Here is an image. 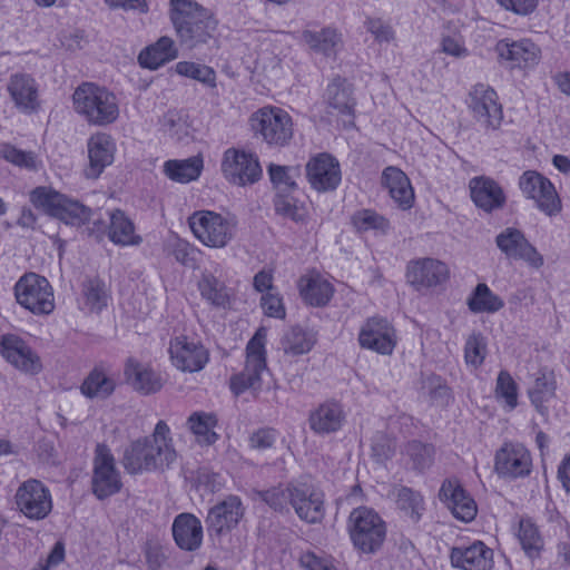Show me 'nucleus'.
Wrapping results in <instances>:
<instances>
[{"instance_id":"18","label":"nucleus","mask_w":570,"mask_h":570,"mask_svg":"<svg viewBox=\"0 0 570 570\" xmlns=\"http://www.w3.org/2000/svg\"><path fill=\"white\" fill-rule=\"evenodd\" d=\"M306 178L320 193L335 190L342 179L338 160L326 153L317 154L306 164Z\"/></svg>"},{"instance_id":"17","label":"nucleus","mask_w":570,"mask_h":570,"mask_svg":"<svg viewBox=\"0 0 570 570\" xmlns=\"http://www.w3.org/2000/svg\"><path fill=\"white\" fill-rule=\"evenodd\" d=\"M495 51L511 68L532 69L541 61V48L531 39L504 38L497 42Z\"/></svg>"},{"instance_id":"25","label":"nucleus","mask_w":570,"mask_h":570,"mask_svg":"<svg viewBox=\"0 0 570 570\" xmlns=\"http://www.w3.org/2000/svg\"><path fill=\"white\" fill-rule=\"evenodd\" d=\"M470 196L474 205L485 213L504 207L507 196L503 188L488 176H476L469 181Z\"/></svg>"},{"instance_id":"50","label":"nucleus","mask_w":570,"mask_h":570,"mask_svg":"<svg viewBox=\"0 0 570 570\" xmlns=\"http://www.w3.org/2000/svg\"><path fill=\"white\" fill-rule=\"evenodd\" d=\"M178 75L195 79L210 88L216 87V72L212 67L190 61H180L176 65Z\"/></svg>"},{"instance_id":"16","label":"nucleus","mask_w":570,"mask_h":570,"mask_svg":"<svg viewBox=\"0 0 570 570\" xmlns=\"http://www.w3.org/2000/svg\"><path fill=\"white\" fill-rule=\"evenodd\" d=\"M498 248L508 257L523 261L532 268L543 266V257L525 238L523 232L514 227H507L495 237Z\"/></svg>"},{"instance_id":"40","label":"nucleus","mask_w":570,"mask_h":570,"mask_svg":"<svg viewBox=\"0 0 570 570\" xmlns=\"http://www.w3.org/2000/svg\"><path fill=\"white\" fill-rule=\"evenodd\" d=\"M556 389V380L552 373H540L528 391L531 403L542 416L548 415L546 404L554 397Z\"/></svg>"},{"instance_id":"62","label":"nucleus","mask_w":570,"mask_h":570,"mask_svg":"<svg viewBox=\"0 0 570 570\" xmlns=\"http://www.w3.org/2000/svg\"><path fill=\"white\" fill-rule=\"evenodd\" d=\"M365 24L367 31L374 36L377 42H390L394 39L392 27L381 19H368Z\"/></svg>"},{"instance_id":"45","label":"nucleus","mask_w":570,"mask_h":570,"mask_svg":"<svg viewBox=\"0 0 570 570\" xmlns=\"http://www.w3.org/2000/svg\"><path fill=\"white\" fill-rule=\"evenodd\" d=\"M90 215L89 207L63 195L53 217L68 225H81L89 220Z\"/></svg>"},{"instance_id":"22","label":"nucleus","mask_w":570,"mask_h":570,"mask_svg":"<svg viewBox=\"0 0 570 570\" xmlns=\"http://www.w3.org/2000/svg\"><path fill=\"white\" fill-rule=\"evenodd\" d=\"M244 511L242 500L237 495H228L209 510L206 518L208 531L217 535L229 532L239 523Z\"/></svg>"},{"instance_id":"24","label":"nucleus","mask_w":570,"mask_h":570,"mask_svg":"<svg viewBox=\"0 0 570 570\" xmlns=\"http://www.w3.org/2000/svg\"><path fill=\"white\" fill-rule=\"evenodd\" d=\"M451 564L461 570H490L493 566V550L482 541L453 547Z\"/></svg>"},{"instance_id":"59","label":"nucleus","mask_w":570,"mask_h":570,"mask_svg":"<svg viewBox=\"0 0 570 570\" xmlns=\"http://www.w3.org/2000/svg\"><path fill=\"white\" fill-rule=\"evenodd\" d=\"M291 170L293 169L286 166H279L274 164H271L268 166L269 178L274 186L278 189V194L286 193L297 188L295 180L289 174Z\"/></svg>"},{"instance_id":"52","label":"nucleus","mask_w":570,"mask_h":570,"mask_svg":"<svg viewBox=\"0 0 570 570\" xmlns=\"http://www.w3.org/2000/svg\"><path fill=\"white\" fill-rule=\"evenodd\" d=\"M518 539L522 549L529 557L537 556L542 548V540L538 528L530 520L520 521Z\"/></svg>"},{"instance_id":"57","label":"nucleus","mask_w":570,"mask_h":570,"mask_svg":"<svg viewBox=\"0 0 570 570\" xmlns=\"http://www.w3.org/2000/svg\"><path fill=\"white\" fill-rule=\"evenodd\" d=\"M487 354V343L480 333H473L469 336L464 346V358L466 364L473 367L480 366Z\"/></svg>"},{"instance_id":"19","label":"nucleus","mask_w":570,"mask_h":570,"mask_svg":"<svg viewBox=\"0 0 570 570\" xmlns=\"http://www.w3.org/2000/svg\"><path fill=\"white\" fill-rule=\"evenodd\" d=\"M291 507L302 521L312 524L318 523L325 514L324 494L312 484H294Z\"/></svg>"},{"instance_id":"30","label":"nucleus","mask_w":570,"mask_h":570,"mask_svg":"<svg viewBox=\"0 0 570 570\" xmlns=\"http://www.w3.org/2000/svg\"><path fill=\"white\" fill-rule=\"evenodd\" d=\"M382 184L393 200L403 209L412 207L414 191L407 176L397 167L389 166L383 170Z\"/></svg>"},{"instance_id":"58","label":"nucleus","mask_w":570,"mask_h":570,"mask_svg":"<svg viewBox=\"0 0 570 570\" xmlns=\"http://www.w3.org/2000/svg\"><path fill=\"white\" fill-rule=\"evenodd\" d=\"M405 454L410 458L415 470H424L432 463L433 450L430 445L419 441H411L405 445Z\"/></svg>"},{"instance_id":"14","label":"nucleus","mask_w":570,"mask_h":570,"mask_svg":"<svg viewBox=\"0 0 570 570\" xmlns=\"http://www.w3.org/2000/svg\"><path fill=\"white\" fill-rule=\"evenodd\" d=\"M168 351L171 364L185 373L199 372L209 361L208 350L199 341L185 335L174 337Z\"/></svg>"},{"instance_id":"15","label":"nucleus","mask_w":570,"mask_h":570,"mask_svg":"<svg viewBox=\"0 0 570 570\" xmlns=\"http://www.w3.org/2000/svg\"><path fill=\"white\" fill-rule=\"evenodd\" d=\"M358 344L377 354L391 355L396 346L395 328L384 317H370L360 328Z\"/></svg>"},{"instance_id":"47","label":"nucleus","mask_w":570,"mask_h":570,"mask_svg":"<svg viewBox=\"0 0 570 570\" xmlns=\"http://www.w3.org/2000/svg\"><path fill=\"white\" fill-rule=\"evenodd\" d=\"M86 306L91 312H100L108 304L109 295L104 281L98 277L88 278L82 284Z\"/></svg>"},{"instance_id":"46","label":"nucleus","mask_w":570,"mask_h":570,"mask_svg":"<svg viewBox=\"0 0 570 570\" xmlns=\"http://www.w3.org/2000/svg\"><path fill=\"white\" fill-rule=\"evenodd\" d=\"M281 344L285 354L297 356L308 353L314 345V340L303 328L295 326L285 333Z\"/></svg>"},{"instance_id":"26","label":"nucleus","mask_w":570,"mask_h":570,"mask_svg":"<svg viewBox=\"0 0 570 570\" xmlns=\"http://www.w3.org/2000/svg\"><path fill=\"white\" fill-rule=\"evenodd\" d=\"M89 167L86 169L88 178H98L104 169L111 165L116 153L114 138L106 132L92 135L87 142Z\"/></svg>"},{"instance_id":"42","label":"nucleus","mask_w":570,"mask_h":570,"mask_svg":"<svg viewBox=\"0 0 570 570\" xmlns=\"http://www.w3.org/2000/svg\"><path fill=\"white\" fill-rule=\"evenodd\" d=\"M187 425L197 438L198 443L210 445L218 439V434L214 431L217 417L213 413L194 412L188 417Z\"/></svg>"},{"instance_id":"60","label":"nucleus","mask_w":570,"mask_h":570,"mask_svg":"<svg viewBox=\"0 0 570 570\" xmlns=\"http://www.w3.org/2000/svg\"><path fill=\"white\" fill-rule=\"evenodd\" d=\"M394 452L395 444L391 438L382 432L374 434L372 439V456L376 462H385L392 458Z\"/></svg>"},{"instance_id":"11","label":"nucleus","mask_w":570,"mask_h":570,"mask_svg":"<svg viewBox=\"0 0 570 570\" xmlns=\"http://www.w3.org/2000/svg\"><path fill=\"white\" fill-rule=\"evenodd\" d=\"M91 487L92 493L99 500L118 493L122 487L115 458L105 444H98L96 448Z\"/></svg>"},{"instance_id":"13","label":"nucleus","mask_w":570,"mask_h":570,"mask_svg":"<svg viewBox=\"0 0 570 570\" xmlns=\"http://www.w3.org/2000/svg\"><path fill=\"white\" fill-rule=\"evenodd\" d=\"M519 188L522 194L533 199L538 209L548 216H556L561 212V200L552 183L535 170H527L519 178Z\"/></svg>"},{"instance_id":"28","label":"nucleus","mask_w":570,"mask_h":570,"mask_svg":"<svg viewBox=\"0 0 570 570\" xmlns=\"http://www.w3.org/2000/svg\"><path fill=\"white\" fill-rule=\"evenodd\" d=\"M175 543L185 551H196L203 543V525L191 513L176 515L171 525Z\"/></svg>"},{"instance_id":"27","label":"nucleus","mask_w":570,"mask_h":570,"mask_svg":"<svg viewBox=\"0 0 570 570\" xmlns=\"http://www.w3.org/2000/svg\"><path fill=\"white\" fill-rule=\"evenodd\" d=\"M449 277L446 265L438 259L422 258L407 265V282L415 287H432L443 283Z\"/></svg>"},{"instance_id":"41","label":"nucleus","mask_w":570,"mask_h":570,"mask_svg":"<svg viewBox=\"0 0 570 570\" xmlns=\"http://www.w3.org/2000/svg\"><path fill=\"white\" fill-rule=\"evenodd\" d=\"M301 295L312 306H324L333 296L332 284L321 277L302 278L299 281Z\"/></svg>"},{"instance_id":"53","label":"nucleus","mask_w":570,"mask_h":570,"mask_svg":"<svg viewBox=\"0 0 570 570\" xmlns=\"http://www.w3.org/2000/svg\"><path fill=\"white\" fill-rule=\"evenodd\" d=\"M277 214L294 222H303L306 217V208L302 203L289 195L278 194L274 200Z\"/></svg>"},{"instance_id":"37","label":"nucleus","mask_w":570,"mask_h":570,"mask_svg":"<svg viewBox=\"0 0 570 570\" xmlns=\"http://www.w3.org/2000/svg\"><path fill=\"white\" fill-rule=\"evenodd\" d=\"M302 39L311 50L325 57H336L342 46L341 33L333 28H324L321 31L305 30Z\"/></svg>"},{"instance_id":"56","label":"nucleus","mask_w":570,"mask_h":570,"mask_svg":"<svg viewBox=\"0 0 570 570\" xmlns=\"http://www.w3.org/2000/svg\"><path fill=\"white\" fill-rule=\"evenodd\" d=\"M495 395L503 399L507 406L513 410L518 405V386L508 371H501L497 377Z\"/></svg>"},{"instance_id":"9","label":"nucleus","mask_w":570,"mask_h":570,"mask_svg":"<svg viewBox=\"0 0 570 570\" xmlns=\"http://www.w3.org/2000/svg\"><path fill=\"white\" fill-rule=\"evenodd\" d=\"M250 122L269 145L285 146L293 137L292 118L281 108L264 107L253 114Z\"/></svg>"},{"instance_id":"7","label":"nucleus","mask_w":570,"mask_h":570,"mask_svg":"<svg viewBox=\"0 0 570 570\" xmlns=\"http://www.w3.org/2000/svg\"><path fill=\"white\" fill-rule=\"evenodd\" d=\"M16 510L30 521L45 520L52 511V495L40 480L23 481L14 493Z\"/></svg>"},{"instance_id":"38","label":"nucleus","mask_w":570,"mask_h":570,"mask_svg":"<svg viewBox=\"0 0 570 570\" xmlns=\"http://www.w3.org/2000/svg\"><path fill=\"white\" fill-rule=\"evenodd\" d=\"M203 167V159L198 156L187 159H170L165 161L164 173L173 181L187 184L200 176Z\"/></svg>"},{"instance_id":"39","label":"nucleus","mask_w":570,"mask_h":570,"mask_svg":"<svg viewBox=\"0 0 570 570\" xmlns=\"http://www.w3.org/2000/svg\"><path fill=\"white\" fill-rule=\"evenodd\" d=\"M202 298L214 307L225 308L229 303V292L224 282L210 272H203L198 281Z\"/></svg>"},{"instance_id":"34","label":"nucleus","mask_w":570,"mask_h":570,"mask_svg":"<svg viewBox=\"0 0 570 570\" xmlns=\"http://www.w3.org/2000/svg\"><path fill=\"white\" fill-rule=\"evenodd\" d=\"M108 238L116 245L137 246L142 242L141 236L135 233L132 220L120 209L109 215Z\"/></svg>"},{"instance_id":"29","label":"nucleus","mask_w":570,"mask_h":570,"mask_svg":"<svg viewBox=\"0 0 570 570\" xmlns=\"http://www.w3.org/2000/svg\"><path fill=\"white\" fill-rule=\"evenodd\" d=\"M124 374L127 383L135 391L144 395L159 392L164 384L161 376L157 372L134 357L127 360Z\"/></svg>"},{"instance_id":"6","label":"nucleus","mask_w":570,"mask_h":570,"mask_svg":"<svg viewBox=\"0 0 570 570\" xmlns=\"http://www.w3.org/2000/svg\"><path fill=\"white\" fill-rule=\"evenodd\" d=\"M17 302L33 314H50L55 308L53 291L43 276L24 274L14 285Z\"/></svg>"},{"instance_id":"5","label":"nucleus","mask_w":570,"mask_h":570,"mask_svg":"<svg viewBox=\"0 0 570 570\" xmlns=\"http://www.w3.org/2000/svg\"><path fill=\"white\" fill-rule=\"evenodd\" d=\"M265 344L266 331L259 328L246 345L244 370L230 377L229 385L235 395H240L249 389H261V375L267 370Z\"/></svg>"},{"instance_id":"44","label":"nucleus","mask_w":570,"mask_h":570,"mask_svg":"<svg viewBox=\"0 0 570 570\" xmlns=\"http://www.w3.org/2000/svg\"><path fill=\"white\" fill-rule=\"evenodd\" d=\"M468 306L474 313H495L504 306V302L487 284L480 283L469 297Z\"/></svg>"},{"instance_id":"43","label":"nucleus","mask_w":570,"mask_h":570,"mask_svg":"<svg viewBox=\"0 0 570 570\" xmlns=\"http://www.w3.org/2000/svg\"><path fill=\"white\" fill-rule=\"evenodd\" d=\"M419 391L422 396L438 405H446L451 400V391L445 381L433 373L421 375Z\"/></svg>"},{"instance_id":"49","label":"nucleus","mask_w":570,"mask_h":570,"mask_svg":"<svg viewBox=\"0 0 570 570\" xmlns=\"http://www.w3.org/2000/svg\"><path fill=\"white\" fill-rule=\"evenodd\" d=\"M396 504L413 522H417L421 519L424 501L417 491L407 487L400 488L396 493Z\"/></svg>"},{"instance_id":"10","label":"nucleus","mask_w":570,"mask_h":570,"mask_svg":"<svg viewBox=\"0 0 570 570\" xmlns=\"http://www.w3.org/2000/svg\"><path fill=\"white\" fill-rule=\"evenodd\" d=\"M220 167L224 177L236 186L253 185L263 175L258 157L250 151L235 147L224 151Z\"/></svg>"},{"instance_id":"36","label":"nucleus","mask_w":570,"mask_h":570,"mask_svg":"<svg viewBox=\"0 0 570 570\" xmlns=\"http://www.w3.org/2000/svg\"><path fill=\"white\" fill-rule=\"evenodd\" d=\"M116 389V382L102 365L95 366L83 380L80 391L88 399L105 400Z\"/></svg>"},{"instance_id":"61","label":"nucleus","mask_w":570,"mask_h":570,"mask_svg":"<svg viewBox=\"0 0 570 570\" xmlns=\"http://www.w3.org/2000/svg\"><path fill=\"white\" fill-rule=\"evenodd\" d=\"M277 439V431L272 428H262L249 436V446L257 451L271 449Z\"/></svg>"},{"instance_id":"33","label":"nucleus","mask_w":570,"mask_h":570,"mask_svg":"<svg viewBox=\"0 0 570 570\" xmlns=\"http://www.w3.org/2000/svg\"><path fill=\"white\" fill-rule=\"evenodd\" d=\"M177 56L178 50L174 40L164 36L159 38L154 45L145 48L139 53L138 61L141 67L155 70L165 63L175 60Z\"/></svg>"},{"instance_id":"63","label":"nucleus","mask_w":570,"mask_h":570,"mask_svg":"<svg viewBox=\"0 0 570 570\" xmlns=\"http://www.w3.org/2000/svg\"><path fill=\"white\" fill-rule=\"evenodd\" d=\"M508 11L519 16H529L538 7V0H497Z\"/></svg>"},{"instance_id":"23","label":"nucleus","mask_w":570,"mask_h":570,"mask_svg":"<svg viewBox=\"0 0 570 570\" xmlns=\"http://www.w3.org/2000/svg\"><path fill=\"white\" fill-rule=\"evenodd\" d=\"M439 498L458 520L470 522L475 518L476 503L458 480H445L441 485Z\"/></svg>"},{"instance_id":"35","label":"nucleus","mask_w":570,"mask_h":570,"mask_svg":"<svg viewBox=\"0 0 570 570\" xmlns=\"http://www.w3.org/2000/svg\"><path fill=\"white\" fill-rule=\"evenodd\" d=\"M325 100L328 107L333 108L338 115L354 116L356 102L352 97V87L345 79L336 77L328 83Z\"/></svg>"},{"instance_id":"21","label":"nucleus","mask_w":570,"mask_h":570,"mask_svg":"<svg viewBox=\"0 0 570 570\" xmlns=\"http://www.w3.org/2000/svg\"><path fill=\"white\" fill-rule=\"evenodd\" d=\"M0 353L10 364L23 373L38 374L42 370V363L38 354L16 335L2 336Z\"/></svg>"},{"instance_id":"51","label":"nucleus","mask_w":570,"mask_h":570,"mask_svg":"<svg viewBox=\"0 0 570 570\" xmlns=\"http://www.w3.org/2000/svg\"><path fill=\"white\" fill-rule=\"evenodd\" d=\"M352 224L358 232L380 230L390 228L389 220L372 209H362L353 214Z\"/></svg>"},{"instance_id":"48","label":"nucleus","mask_w":570,"mask_h":570,"mask_svg":"<svg viewBox=\"0 0 570 570\" xmlns=\"http://www.w3.org/2000/svg\"><path fill=\"white\" fill-rule=\"evenodd\" d=\"M294 483L277 485L258 492V497L275 512L288 513Z\"/></svg>"},{"instance_id":"32","label":"nucleus","mask_w":570,"mask_h":570,"mask_svg":"<svg viewBox=\"0 0 570 570\" xmlns=\"http://www.w3.org/2000/svg\"><path fill=\"white\" fill-rule=\"evenodd\" d=\"M343 407L337 402H325L309 415V426L317 434H330L338 431L344 422Z\"/></svg>"},{"instance_id":"55","label":"nucleus","mask_w":570,"mask_h":570,"mask_svg":"<svg viewBox=\"0 0 570 570\" xmlns=\"http://www.w3.org/2000/svg\"><path fill=\"white\" fill-rule=\"evenodd\" d=\"M0 155L16 166L29 170H37L38 168L37 157L32 151L20 150L10 144H4L0 148Z\"/></svg>"},{"instance_id":"8","label":"nucleus","mask_w":570,"mask_h":570,"mask_svg":"<svg viewBox=\"0 0 570 570\" xmlns=\"http://www.w3.org/2000/svg\"><path fill=\"white\" fill-rule=\"evenodd\" d=\"M194 235L206 246L225 247L233 238L234 225L222 215L210 210H199L188 218Z\"/></svg>"},{"instance_id":"3","label":"nucleus","mask_w":570,"mask_h":570,"mask_svg":"<svg viewBox=\"0 0 570 570\" xmlns=\"http://www.w3.org/2000/svg\"><path fill=\"white\" fill-rule=\"evenodd\" d=\"M72 99L75 110L90 125L107 126L115 122L119 116L116 96L95 83L86 82L79 86Z\"/></svg>"},{"instance_id":"64","label":"nucleus","mask_w":570,"mask_h":570,"mask_svg":"<svg viewBox=\"0 0 570 570\" xmlns=\"http://www.w3.org/2000/svg\"><path fill=\"white\" fill-rule=\"evenodd\" d=\"M301 563L307 570H337L328 558L316 556L314 552L304 553Z\"/></svg>"},{"instance_id":"4","label":"nucleus","mask_w":570,"mask_h":570,"mask_svg":"<svg viewBox=\"0 0 570 570\" xmlns=\"http://www.w3.org/2000/svg\"><path fill=\"white\" fill-rule=\"evenodd\" d=\"M347 530L353 546L367 554L377 552L386 538L385 522L366 507L356 508L350 513Z\"/></svg>"},{"instance_id":"54","label":"nucleus","mask_w":570,"mask_h":570,"mask_svg":"<svg viewBox=\"0 0 570 570\" xmlns=\"http://www.w3.org/2000/svg\"><path fill=\"white\" fill-rule=\"evenodd\" d=\"M63 195L48 187H37L30 193L31 203L53 217Z\"/></svg>"},{"instance_id":"20","label":"nucleus","mask_w":570,"mask_h":570,"mask_svg":"<svg viewBox=\"0 0 570 570\" xmlns=\"http://www.w3.org/2000/svg\"><path fill=\"white\" fill-rule=\"evenodd\" d=\"M530 452L519 443H504L495 454L494 469L504 478H523L531 472Z\"/></svg>"},{"instance_id":"31","label":"nucleus","mask_w":570,"mask_h":570,"mask_svg":"<svg viewBox=\"0 0 570 570\" xmlns=\"http://www.w3.org/2000/svg\"><path fill=\"white\" fill-rule=\"evenodd\" d=\"M8 91L16 106L22 111L32 112L38 108V88L31 76L26 73L12 75Z\"/></svg>"},{"instance_id":"12","label":"nucleus","mask_w":570,"mask_h":570,"mask_svg":"<svg viewBox=\"0 0 570 570\" xmlns=\"http://www.w3.org/2000/svg\"><path fill=\"white\" fill-rule=\"evenodd\" d=\"M468 107L474 120L487 130H497L503 120L497 92L484 83H476L469 92Z\"/></svg>"},{"instance_id":"1","label":"nucleus","mask_w":570,"mask_h":570,"mask_svg":"<svg viewBox=\"0 0 570 570\" xmlns=\"http://www.w3.org/2000/svg\"><path fill=\"white\" fill-rule=\"evenodd\" d=\"M176 458L170 429L160 420L150 436L138 439L125 449L121 463L128 473L139 474L168 469Z\"/></svg>"},{"instance_id":"2","label":"nucleus","mask_w":570,"mask_h":570,"mask_svg":"<svg viewBox=\"0 0 570 570\" xmlns=\"http://www.w3.org/2000/svg\"><path fill=\"white\" fill-rule=\"evenodd\" d=\"M170 20L183 47L196 49L215 38L217 20L194 0H170Z\"/></svg>"}]
</instances>
